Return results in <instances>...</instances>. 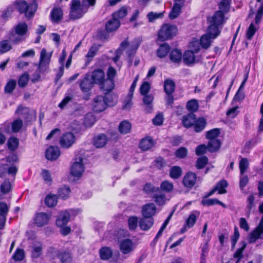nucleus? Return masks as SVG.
Here are the masks:
<instances>
[{"label": "nucleus", "mask_w": 263, "mask_h": 263, "mask_svg": "<svg viewBox=\"0 0 263 263\" xmlns=\"http://www.w3.org/2000/svg\"><path fill=\"white\" fill-rule=\"evenodd\" d=\"M141 39L139 38L135 39L131 43H128L127 41L122 42L120 45V47L117 50L116 52V56L113 58V61L115 63H117L120 57L122 51L126 50V53L129 58L133 55L138 48L140 43Z\"/></svg>", "instance_id": "obj_3"}, {"label": "nucleus", "mask_w": 263, "mask_h": 263, "mask_svg": "<svg viewBox=\"0 0 263 263\" xmlns=\"http://www.w3.org/2000/svg\"><path fill=\"white\" fill-rule=\"evenodd\" d=\"M120 26V21L112 16L105 25V28L108 32H113L116 30Z\"/></svg>", "instance_id": "obj_20"}, {"label": "nucleus", "mask_w": 263, "mask_h": 263, "mask_svg": "<svg viewBox=\"0 0 263 263\" xmlns=\"http://www.w3.org/2000/svg\"><path fill=\"white\" fill-rule=\"evenodd\" d=\"M54 253L58 256V257L60 259L62 263H70L72 261V257L71 254L69 252H63L59 254L57 251Z\"/></svg>", "instance_id": "obj_37"}, {"label": "nucleus", "mask_w": 263, "mask_h": 263, "mask_svg": "<svg viewBox=\"0 0 263 263\" xmlns=\"http://www.w3.org/2000/svg\"><path fill=\"white\" fill-rule=\"evenodd\" d=\"M63 11L60 8H53L50 13L51 20L54 23H59L62 18Z\"/></svg>", "instance_id": "obj_26"}, {"label": "nucleus", "mask_w": 263, "mask_h": 263, "mask_svg": "<svg viewBox=\"0 0 263 263\" xmlns=\"http://www.w3.org/2000/svg\"><path fill=\"white\" fill-rule=\"evenodd\" d=\"M16 86V82L14 80H10L5 87V91L6 93H11L14 89Z\"/></svg>", "instance_id": "obj_62"}, {"label": "nucleus", "mask_w": 263, "mask_h": 263, "mask_svg": "<svg viewBox=\"0 0 263 263\" xmlns=\"http://www.w3.org/2000/svg\"><path fill=\"white\" fill-rule=\"evenodd\" d=\"M195 53L190 50L185 51L183 56L184 62L187 65L194 63L195 62Z\"/></svg>", "instance_id": "obj_35"}, {"label": "nucleus", "mask_w": 263, "mask_h": 263, "mask_svg": "<svg viewBox=\"0 0 263 263\" xmlns=\"http://www.w3.org/2000/svg\"><path fill=\"white\" fill-rule=\"evenodd\" d=\"M249 166V163L247 158H242L239 162V169L240 175H242Z\"/></svg>", "instance_id": "obj_53"}, {"label": "nucleus", "mask_w": 263, "mask_h": 263, "mask_svg": "<svg viewBox=\"0 0 263 263\" xmlns=\"http://www.w3.org/2000/svg\"><path fill=\"white\" fill-rule=\"evenodd\" d=\"M170 173L172 178L177 179L181 176L182 170L179 166H174L171 168Z\"/></svg>", "instance_id": "obj_49"}, {"label": "nucleus", "mask_w": 263, "mask_h": 263, "mask_svg": "<svg viewBox=\"0 0 263 263\" xmlns=\"http://www.w3.org/2000/svg\"><path fill=\"white\" fill-rule=\"evenodd\" d=\"M57 201L58 198L55 195L49 194L45 199V203L48 207L54 206L57 204Z\"/></svg>", "instance_id": "obj_44"}, {"label": "nucleus", "mask_w": 263, "mask_h": 263, "mask_svg": "<svg viewBox=\"0 0 263 263\" xmlns=\"http://www.w3.org/2000/svg\"><path fill=\"white\" fill-rule=\"evenodd\" d=\"M84 171L83 158L81 157H76L70 168V174L74 179H79Z\"/></svg>", "instance_id": "obj_7"}, {"label": "nucleus", "mask_w": 263, "mask_h": 263, "mask_svg": "<svg viewBox=\"0 0 263 263\" xmlns=\"http://www.w3.org/2000/svg\"><path fill=\"white\" fill-rule=\"evenodd\" d=\"M19 144V141L18 139L15 137H10L7 142V145L8 148L11 151H14L15 150Z\"/></svg>", "instance_id": "obj_47"}, {"label": "nucleus", "mask_w": 263, "mask_h": 263, "mask_svg": "<svg viewBox=\"0 0 263 263\" xmlns=\"http://www.w3.org/2000/svg\"><path fill=\"white\" fill-rule=\"evenodd\" d=\"M186 107L191 113L193 114L197 111L199 108L198 102L196 99H192L187 102Z\"/></svg>", "instance_id": "obj_39"}, {"label": "nucleus", "mask_w": 263, "mask_h": 263, "mask_svg": "<svg viewBox=\"0 0 263 263\" xmlns=\"http://www.w3.org/2000/svg\"><path fill=\"white\" fill-rule=\"evenodd\" d=\"M70 219V214L67 211L61 212L56 220V224L59 227H62L65 226L69 221Z\"/></svg>", "instance_id": "obj_15"}, {"label": "nucleus", "mask_w": 263, "mask_h": 263, "mask_svg": "<svg viewBox=\"0 0 263 263\" xmlns=\"http://www.w3.org/2000/svg\"><path fill=\"white\" fill-rule=\"evenodd\" d=\"M71 192L70 189L68 186L63 185L58 190V195L60 197L63 199L68 198Z\"/></svg>", "instance_id": "obj_45"}, {"label": "nucleus", "mask_w": 263, "mask_h": 263, "mask_svg": "<svg viewBox=\"0 0 263 263\" xmlns=\"http://www.w3.org/2000/svg\"><path fill=\"white\" fill-rule=\"evenodd\" d=\"M127 14V8L125 6H123L119 9L118 10L112 14V16L114 18L119 19L123 18Z\"/></svg>", "instance_id": "obj_42"}, {"label": "nucleus", "mask_w": 263, "mask_h": 263, "mask_svg": "<svg viewBox=\"0 0 263 263\" xmlns=\"http://www.w3.org/2000/svg\"><path fill=\"white\" fill-rule=\"evenodd\" d=\"M228 183L226 180H221L216 184L214 189L209 193L208 195L211 196L216 191H217L220 194L226 193L227 192L226 189Z\"/></svg>", "instance_id": "obj_23"}, {"label": "nucleus", "mask_w": 263, "mask_h": 263, "mask_svg": "<svg viewBox=\"0 0 263 263\" xmlns=\"http://www.w3.org/2000/svg\"><path fill=\"white\" fill-rule=\"evenodd\" d=\"M105 78V73L101 69H96L90 75V79L92 81L99 85L102 83Z\"/></svg>", "instance_id": "obj_19"}, {"label": "nucleus", "mask_w": 263, "mask_h": 263, "mask_svg": "<svg viewBox=\"0 0 263 263\" xmlns=\"http://www.w3.org/2000/svg\"><path fill=\"white\" fill-rule=\"evenodd\" d=\"M238 106H234L229 108L227 112V116L230 118H234L237 116L239 111Z\"/></svg>", "instance_id": "obj_59"}, {"label": "nucleus", "mask_w": 263, "mask_h": 263, "mask_svg": "<svg viewBox=\"0 0 263 263\" xmlns=\"http://www.w3.org/2000/svg\"><path fill=\"white\" fill-rule=\"evenodd\" d=\"M93 82L90 79V74H86L84 78L80 81V86L83 92H88L92 87Z\"/></svg>", "instance_id": "obj_17"}, {"label": "nucleus", "mask_w": 263, "mask_h": 263, "mask_svg": "<svg viewBox=\"0 0 263 263\" xmlns=\"http://www.w3.org/2000/svg\"><path fill=\"white\" fill-rule=\"evenodd\" d=\"M170 60L175 63L179 62L182 59V52L178 49L173 50L170 55Z\"/></svg>", "instance_id": "obj_43"}, {"label": "nucleus", "mask_w": 263, "mask_h": 263, "mask_svg": "<svg viewBox=\"0 0 263 263\" xmlns=\"http://www.w3.org/2000/svg\"><path fill=\"white\" fill-rule=\"evenodd\" d=\"M130 128V124L126 121L121 122L119 126V131L122 134H127L129 132Z\"/></svg>", "instance_id": "obj_50"}, {"label": "nucleus", "mask_w": 263, "mask_h": 263, "mask_svg": "<svg viewBox=\"0 0 263 263\" xmlns=\"http://www.w3.org/2000/svg\"><path fill=\"white\" fill-rule=\"evenodd\" d=\"M28 3L25 0H17L16 1V8L21 13H25V16L30 18L33 16L37 9L36 0H31Z\"/></svg>", "instance_id": "obj_5"}, {"label": "nucleus", "mask_w": 263, "mask_h": 263, "mask_svg": "<svg viewBox=\"0 0 263 263\" xmlns=\"http://www.w3.org/2000/svg\"><path fill=\"white\" fill-rule=\"evenodd\" d=\"M196 175L193 173H188L184 177L183 182L184 185L187 187H192L195 183Z\"/></svg>", "instance_id": "obj_22"}, {"label": "nucleus", "mask_w": 263, "mask_h": 263, "mask_svg": "<svg viewBox=\"0 0 263 263\" xmlns=\"http://www.w3.org/2000/svg\"><path fill=\"white\" fill-rule=\"evenodd\" d=\"M101 90L105 93H108L111 91L114 88V80L108 79H105L101 84H100Z\"/></svg>", "instance_id": "obj_24"}, {"label": "nucleus", "mask_w": 263, "mask_h": 263, "mask_svg": "<svg viewBox=\"0 0 263 263\" xmlns=\"http://www.w3.org/2000/svg\"><path fill=\"white\" fill-rule=\"evenodd\" d=\"M11 189V184L8 180H5L0 187V198L3 199V195L8 193Z\"/></svg>", "instance_id": "obj_41"}, {"label": "nucleus", "mask_w": 263, "mask_h": 263, "mask_svg": "<svg viewBox=\"0 0 263 263\" xmlns=\"http://www.w3.org/2000/svg\"><path fill=\"white\" fill-rule=\"evenodd\" d=\"M119 249L123 254H129L136 248V244L131 239L125 238L119 241Z\"/></svg>", "instance_id": "obj_9"}, {"label": "nucleus", "mask_w": 263, "mask_h": 263, "mask_svg": "<svg viewBox=\"0 0 263 263\" xmlns=\"http://www.w3.org/2000/svg\"><path fill=\"white\" fill-rule=\"evenodd\" d=\"M133 95H130L128 93L126 98L123 101V108L125 109H129L131 108L133 103L132 100L133 99Z\"/></svg>", "instance_id": "obj_56"}, {"label": "nucleus", "mask_w": 263, "mask_h": 263, "mask_svg": "<svg viewBox=\"0 0 263 263\" xmlns=\"http://www.w3.org/2000/svg\"><path fill=\"white\" fill-rule=\"evenodd\" d=\"M206 124V122L204 118L202 117L199 118L198 119L195 118V121L193 124L195 130L196 132L202 131L205 128Z\"/></svg>", "instance_id": "obj_34"}, {"label": "nucleus", "mask_w": 263, "mask_h": 263, "mask_svg": "<svg viewBox=\"0 0 263 263\" xmlns=\"http://www.w3.org/2000/svg\"><path fill=\"white\" fill-rule=\"evenodd\" d=\"M208 159L206 157L199 158L196 162V167L198 169L203 168L208 163Z\"/></svg>", "instance_id": "obj_64"}, {"label": "nucleus", "mask_w": 263, "mask_h": 263, "mask_svg": "<svg viewBox=\"0 0 263 263\" xmlns=\"http://www.w3.org/2000/svg\"><path fill=\"white\" fill-rule=\"evenodd\" d=\"M220 132L218 128H214L208 131L206 133V138L210 140L213 139H218L217 137L219 135Z\"/></svg>", "instance_id": "obj_51"}, {"label": "nucleus", "mask_w": 263, "mask_h": 263, "mask_svg": "<svg viewBox=\"0 0 263 263\" xmlns=\"http://www.w3.org/2000/svg\"><path fill=\"white\" fill-rule=\"evenodd\" d=\"M51 54L47 52L45 49L41 50L39 69L41 71H44L47 70L49 64Z\"/></svg>", "instance_id": "obj_12"}, {"label": "nucleus", "mask_w": 263, "mask_h": 263, "mask_svg": "<svg viewBox=\"0 0 263 263\" xmlns=\"http://www.w3.org/2000/svg\"><path fill=\"white\" fill-rule=\"evenodd\" d=\"M0 130L2 133L3 134H11L12 133V128L11 126V123L8 122H6L0 126Z\"/></svg>", "instance_id": "obj_60"}, {"label": "nucleus", "mask_w": 263, "mask_h": 263, "mask_svg": "<svg viewBox=\"0 0 263 263\" xmlns=\"http://www.w3.org/2000/svg\"><path fill=\"white\" fill-rule=\"evenodd\" d=\"M199 212L197 211H193L186 220V225L185 226V227H187L188 228H192L195 223L197 220V218L199 216Z\"/></svg>", "instance_id": "obj_32"}, {"label": "nucleus", "mask_w": 263, "mask_h": 263, "mask_svg": "<svg viewBox=\"0 0 263 263\" xmlns=\"http://www.w3.org/2000/svg\"><path fill=\"white\" fill-rule=\"evenodd\" d=\"M60 155V151L58 146H50L46 152V157L47 159L54 160Z\"/></svg>", "instance_id": "obj_16"}, {"label": "nucleus", "mask_w": 263, "mask_h": 263, "mask_svg": "<svg viewBox=\"0 0 263 263\" xmlns=\"http://www.w3.org/2000/svg\"><path fill=\"white\" fill-rule=\"evenodd\" d=\"M216 11L212 16L209 17L208 21L209 26L208 27L209 31H213L217 35H219L221 30L225 23L227 18L225 17V14L229 11V9L225 10L220 9Z\"/></svg>", "instance_id": "obj_1"}, {"label": "nucleus", "mask_w": 263, "mask_h": 263, "mask_svg": "<svg viewBox=\"0 0 263 263\" xmlns=\"http://www.w3.org/2000/svg\"><path fill=\"white\" fill-rule=\"evenodd\" d=\"M154 220L152 218L143 217L139 221V227L142 230H148L153 224Z\"/></svg>", "instance_id": "obj_28"}, {"label": "nucleus", "mask_w": 263, "mask_h": 263, "mask_svg": "<svg viewBox=\"0 0 263 263\" xmlns=\"http://www.w3.org/2000/svg\"><path fill=\"white\" fill-rule=\"evenodd\" d=\"M156 212V208L154 203H151L147 204L143 206L142 213L143 217L147 218H152Z\"/></svg>", "instance_id": "obj_18"}, {"label": "nucleus", "mask_w": 263, "mask_h": 263, "mask_svg": "<svg viewBox=\"0 0 263 263\" xmlns=\"http://www.w3.org/2000/svg\"><path fill=\"white\" fill-rule=\"evenodd\" d=\"M76 141V137L72 133L67 132L64 134L60 139V144L62 147L68 148Z\"/></svg>", "instance_id": "obj_11"}, {"label": "nucleus", "mask_w": 263, "mask_h": 263, "mask_svg": "<svg viewBox=\"0 0 263 263\" xmlns=\"http://www.w3.org/2000/svg\"><path fill=\"white\" fill-rule=\"evenodd\" d=\"M96 0H83L81 2L79 0H72L70 12V18L78 19L85 14L89 6L95 4Z\"/></svg>", "instance_id": "obj_2"}, {"label": "nucleus", "mask_w": 263, "mask_h": 263, "mask_svg": "<svg viewBox=\"0 0 263 263\" xmlns=\"http://www.w3.org/2000/svg\"><path fill=\"white\" fill-rule=\"evenodd\" d=\"M175 84L171 79H166L164 83V89L167 95H171L175 90Z\"/></svg>", "instance_id": "obj_33"}, {"label": "nucleus", "mask_w": 263, "mask_h": 263, "mask_svg": "<svg viewBox=\"0 0 263 263\" xmlns=\"http://www.w3.org/2000/svg\"><path fill=\"white\" fill-rule=\"evenodd\" d=\"M28 26L26 23H18L11 31L9 34V39L15 44L24 41L27 36Z\"/></svg>", "instance_id": "obj_4"}, {"label": "nucleus", "mask_w": 263, "mask_h": 263, "mask_svg": "<svg viewBox=\"0 0 263 263\" xmlns=\"http://www.w3.org/2000/svg\"><path fill=\"white\" fill-rule=\"evenodd\" d=\"M219 35H217L213 31H209L207 28L206 33L202 35L200 39V44L201 47L204 49H208L211 45L213 41Z\"/></svg>", "instance_id": "obj_10"}, {"label": "nucleus", "mask_w": 263, "mask_h": 263, "mask_svg": "<svg viewBox=\"0 0 263 263\" xmlns=\"http://www.w3.org/2000/svg\"><path fill=\"white\" fill-rule=\"evenodd\" d=\"M99 45H93L89 49L88 52L86 55V57L88 59L91 60L93 58L99 49Z\"/></svg>", "instance_id": "obj_58"}, {"label": "nucleus", "mask_w": 263, "mask_h": 263, "mask_svg": "<svg viewBox=\"0 0 263 263\" xmlns=\"http://www.w3.org/2000/svg\"><path fill=\"white\" fill-rule=\"evenodd\" d=\"M25 257V253L23 249H17L12 256L15 261H21Z\"/></svg>", "instance_id": "obj_54"}, {"label": "nucleus", "mask_w": 263, "mask_h": 263, "mask_svg": "<svg viewBox=\"0 0 263 263\" xmlns=\"http://www.w3.org/2000/svg\"><path fill=\"white\" fill-rule=\"evenodd\" d=\"M99 255L102 260H108L112 255V250L108 247H102L99 250Z\"/></svg>", "instance_id": "obj_27"}, {"label": "nucleus", "mask_w": 263, "mask_h": 263, "mask_svg": "<svg viewBox=\"0 0 263 263\" xmlns=\"http://www.w3.org/2000/svg\"><path fill=\"white\" fill-rule=\"evenodd\" d=\"M50 215L47 213L41 212L36 214L34 218V223L39 227H42L48 223Z\"/></svg>", "instance_id": "obj_13"}, {"label": "nucleus", "mask_w": 263, "mask_h": 263, "mask_svg": "<svg viewBox=\"0 0 263 263\" xmlns=\"http://www.w3.org/2000/svg\"><path fill=\"white\" fill-rule=\"evenodd\" d=\"M96 117L93 114L88 113L84 119V124L86 126L90 127L96 122Z\"/></svg>", "instance_id": "obj_48"}, {"label": "nucleus", "mask_w": 263, "mask_h": 263, "mask_svg": "<svg viewBox=\"0 0 263 263\" xmlns=\"http://www.w3.org/2000/svg\"><path fill=\"white\" fill-rule=\"evenodd\" d=\"M42 245L40 242H35L32 245V256L33 258L39 257L42 254Z\"/></svg>", "instance_id": "obj_38"}, {"label": "nucleus", "mask_w": 263, "mask_h": 263, "mask_svg": "<svg viewBox=\"0 0 263 263\" xmlns=\"http://www.w3.org/2000/svg\"><path fill=\"white\" fill-rule=\"evenodd\" d=\"M23 123L22 120L18 119L14 120L11 123V126L12 130V133L19 132L23 127Z\"/></svg>", "instance_id": "obj_46"}, {"label": "nucleus", "mask_w": 263, "mask_h": 263, "mask_svg": "<svg viewBox=\"0 0 263 263\" xmlns=\"http://www.w3.org/2000/svg\"><path fill=\"white\" fill-rule=\"evenodd\" d=\"M11 40H4L0 42V53H4L12 49V45L10 42Z\"/></svg>", "instance_id": "obj_40"}, {"label": "nucleus", "mask_w": 263, "mask_h": 263, "mask_svg": "<svg viewBox=\"0 0 263 263\" xmlns=\"http://www.w3.org/2000/svg\"><path fill=\"white\" fill-rule=\"evenodd\" d=\"M154 145V141L152 138L146 137L141 140L140 147L143 151H147Z\"/></svg>", "instance_id": "obj_31"}, {"label": "nucleus", "mask_w": 263, "mask_h": 263, "mask_svg": "<svg viewBox=\"0 0 263 263\" xmlns=\"http://www.w3.org/2000/svg\"><path fill=\"white\" fill-rule=\"evenodd\" d=\"M170 46L167 43L161 45L156 51L157 57L160 59L165 57L170 51Z\"/></svg>", "instance_id": "obj_25"}, {"label": "nucleus", "mask_w": 263, "mask_h": 263, "mask_svg": "<svg viewBox=\"0 0 263 263\" xmlns=\"http://www.w3.org/2000/svg\"><path fill=\"white\" fill-rule=\"evenodd\" d=\"M263 234L262 222H260L258 226L249 235V242L253 243L259 239Z\"/></svg>", "instance_id": "obj_21"}, {"label": "nucleus", "mask_w": 263, "mask_h": 263, "mask_svg": "<svg viewBox=\"0 0 263 263\" xmlns=\"http://www.w3.org/2000/svg\"><path fill=\"white\" fill-rule=\"evenodd\" d=\"M257 30V28L255 27L253 23H251L247 31V37L248 40H251L252 36L254 35L255 32Z\"/></svg>", "instance_id": "obj_63"}, {"label": "nucleus", "mask_w": 263, "mask_h": 263, "mask_svg": "<svg viewBox=\"0 0 263 263\" xmlns=\"http://www.w3.org/2000/svg\"><path fill=\"white\" fill-rule=\"evenodd\" d=\"M242 243L241 247L237 249L234 254V257L237 259L236 263H241L240 260L242 257V253L246 247V243L245 242H242Z\"/></svg>", "instance_id": "obj_52"}, {"label": "nucleus", "mask_w": 263, "mask_h": 263, "mask_svg": "<svg viewBox=\"0 0 263 263\" xmlns=\"http://www.w3.org/2000/svg\"><path fill=\"white\" fill-rule=\"evenodd\" d=\"M155 201L159 205L164 204L166 201V198L163 193H160L155 196Z\"/></svg>", "instance_id": "obj_61"}, {"label": "nucleus", "mask_w": 263, "mask_h": 263, "mask_svg": "<svg viewBox=\"0 0 263 263\" xmlns=\"http://www.w3.org/2000/svg\"><path fill=\"white\" fill-rule=\"evenodd\" d=\"M29 76L27 73H24L21 75L18 79V84L20 87H24L28 83Z\"/></svg>", "instance_id": "obj_55"}, {"label": "nucleus", "mask_w": 263, "mask_h": 263, "mask_svg": "<svg viewBox=\"0 0 263 263\" xmlns=\"http://www.w3.org/2000/svg\"><path fill=\"white\" fill-rule=\"evenodd\" d=\"M200 44L197 40H194L190 43V51L197 53L200 49Z\"/></svg>", "instance_id": "obj_57"}, {"label": "nucleus", "mask_w": 263, "mask_h": 263, "mask_svg": "<svg viewBox=\"0 0 263 263\" xmlns=\"http://www.w3.org/2000/svg\"><path fill=\"white\" fill-rule=\"evenodd\" d=\"M112 101H107L105 97L102 96H97L93 100L92 106L93 110L95 112H101L105 109L107 106H112L114 101L112 98Z\"/></svg>", "instance_id": "obj_6"}, {"label": "nucleus", "mask_w": 263, "mask_h": 263, "mask_svg": "<svg viewBox=\"0 0 263 263\" xmlns=\"http://www.w3.org/2000/svg\"><path fill=\"white\" fill-rule=\"evenodd\" d=\"M183 4V0H175L174 5L169 14L171 19H174L179 15Z\"/></svg>", "instance_id": "obj_14"}, {"label": "nucleus", "mask_w": 263, "mask_h": 263, "mask_svg": "<svg viewBox=\"0 0 263 263\" xmlns=\"http://www.w3.org/2000/svg\"><path fill=\"white\" fill-rule=\"evenodd\" d=\"M195 115L193 113H190L184 116L182 119V123L184 126L188 128L193 125L195 121Z\"/></svg>", "instance_id": "obj_30"}, {"label": "nucleus", "mask_w": 263, "mask_h": 263, "mask_svg": "<svg viewBox=\"0 0 263 263\" xmlns=\"http://www.w3.org/2000/svg\"><path fill=\"white\" fill-rule=\"evenodd\" d=\"M177 31V28L175 26L165 24L159 31L158 37L163 41L167 40L175 36Z\"/></svg>", "instance_id": "obj_8"}, {"label": "nucleus", "mask_w": 263, "mask_h": 263, "mask_svg": "<svg viewBox=\"0 0 263 263\" xmlns=\"http://www.w3.org/2000/svg\"><path fill=\"white\" fill-rule=\"evenodd\" d=\"M220 145L221 143L219 139H213L209 141L207 148L209 151L214 152L218 150Z\"/></svg>", "instance_id": "obj_36"}, {"label": "nucleus", "mask_w": 263, "mask_h": 263, "mask_svg": "<svg viewBox=\"0 0 263 263\" xmlns=\"http://www.w3.org/2000/svg\"><path fill=\"white\" fill-rule=\"evenodd\" d=\"M107 141L106 136L104 134H100L95 137L93 144L97 148L102 147L106 144Z\"/></svg>", "instance_id": "obj_29"}]
</instances>
